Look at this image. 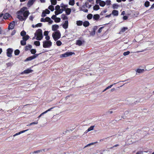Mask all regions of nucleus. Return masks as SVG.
I'll return each mask as SVG.
<instances>
[{"mask_svg": "<svg viewBox=\"0 0 154 154\" xmlns=\"http://www.w3.org/2000/svg\"><path fill=\"white\" fill-rule=\"evenodd\" d=\"M38 122H33L32 123H30V124H29V125H27V126H30L32 125L33 124H38Z\"/></svg>", "mask_w": 154, "mask_h": 154, "instance_id": "obj_49", "label": "nucleus"}, {"mask_svg": "<svg viewBox=\"0 0 154 154\" xmlns=\"http://www.w3.org/2000/svg\"><path fill=\"white\" fill-rule=\"evenodd\" d=\"M48 31H45L44 32V35L45 36L48 35Z\"/></svg>", "mask_w": 154, "mask_h": 154, "instance_id": "obj_56", "label": "nucleus"}, {"mask_svg": "<svg viewBox=\"0 0 154 154\" xmlns=\"http://www.w3.org/2000/svg\"><path fill=\"white\" fill-rule=\"evenodd\" d=\"M65 12L66 14L67 15H69L71 12V9L70 8H67L65 10Z\"/></svg>", "mask_w": 154, "mask_h": 154, "instance_id": "obj_18", "label": "nucleus"}, {"mask_svg": "<svg viewBox=\"0 0 154 154\" xmlns=\"http://www.w3.org/2000/svg\"><path fill=\"white\" fill-rule=\"evenodd\" d=\"M35 35L36 36V39L37 40H41L43 38L42 30L40 29L37 30L35 33Z\"/></svg>", "mask_w": 154, "mask_h": 154, "instance_id": "obj_2", "label": "nucleus"}, {"mask_svg": "<svg viewBox=\"0 0 154 154\" xmlns=\"http://www.w3.org/2000/svg\"><path fill=\"white\" fill-rule=\"evenodd\" d=\"M74 4H75L74 0H70L69 2V4L70 5L73 6L74 5Z\"/></svg>", "mask_w": 154, "mask_h": 154, "instance_id": "obj_29", "label": "nucleus"}, {"mask_svg": "<svg viewBox=\"0 0 154 154\" xmlns=\"http://www.w3.org/2000/svg\"><path fill=\"white\" fill-rule=\"evenodd\" d=\"M98 27L97 26H94L93 28V31L96 32V31Z\"/></svg>", "mask_w": 154, "mask_h": 154, "instance_id": "obj_59", "label": "nucleus"}, {"mask_svg": "<svg viewBox=\"0 0 154 154\" xmlns=\"http://www.w3.org/2000/svg\"><path fill=\"white\" fill-rule=\"evenodd\" d=\"M8 67L11 66L13 65V63L12 62H9L6 64Z\"/></svg>", "mask_w": 154, "mask_h": 154, "instance_id": "obj_45", "label": "nucleus"}, {"mask_svg": "<svg viewBox=\"0 0 154 154\" xmlns=\"http://www.w3.org/2000/svg\"><path fill=\"white\" fill-rule=\"evenodd\" d=\"M95 143H90L89 144H88V145H87L85 147H85H86L88 146H89L91 145H93Z\"/></svg>", "mask_w": 154, "mask_h": 154, "instance_id": "obj_53", "label": "nucleus"}, {"mask_svg": "<svg viewBox=\"0 0 154 154\" xmlns=\"http://www.w3.org/2000/svg\"><path fill=\"white\" fill-rule=\"evenodd\" d=\"M46 19H47V22H48L50 24H52L53 22V21L49 17H46Z\"/></svg>", "mask_w": 154, "mask_h": 154, "instance_id": "obj_24", "label": "nucleus"}, {"mask_svg": "<svg viewBox=\"0 0 154 154\" xmlns=\"http://www.w3.org/2000/svg\"><path fill=\"white\" fill-rule=\"evenodd\" d=\"M96 3L97 4H99V5L102 7H104L106 5L105 2L101 0H96Z\"/></svg>", "mask_w": 154, "mask_h": 154, "instance_id": "obj_5", "label": "nucleus"}, {"mask_svg": "<svg viewBox=\"0 0 154 154\" xmlns=\"http://www.w3.org/2000/svg\"><path fill=\"white\" fill-rule=\"evenodd\" d=\"M42 24L41 23H38L35 25L36 27H40L42 26Z\"/></svg>", "mask_w": 154, "mask_h": 154, "instance_id": "obj_57", "label": "nucleus"}, {"mask_svg": "<svg viewBox=\"0 0 154 154\" xmlns=\"http://www.w3.org/2000/svg\"><path fill=\"white\" fill-rule=\"evenodd\" d=\"M32 47V46L31 45H28L25 46V50L26 51L29 50Z\"/></svg>", "mask_w": 154, "mask_h": 154, "instance_id": "obj_21", "label": "nucleus"}, {"mask_svg": "<svg viewBox=\"0 0 154 154\" xmlns=\"http://www.w3.org/2000/svg\"><path fill=\"white\" fill-rule=\"evenodd\" d=\"M81 10L85 13H87L88 12V10L87 9L81 8Z\"/></svg>", "mask_w": 154, "mask_h": 154, "instance_id": "obj_54", "label": "nucleus"}, {"mask_svg": "<svg viewBox=\"0 0 154 154\" xmlns=\"http://www.w3.org/2000/svg\"><path fill=\"white\" fill-rule=\"evenodd\" d=\"M48 9L51 10V11H53L54 10V7L52 5H51L49 6L48 8Z\"/></svg>", "mask_w": 154, "mask_h": 154, "instance_id": "obj_32", "label": "nucleus"}, {"mask_svg": "<svg viewBox=\"0 0 154 154\" xmlns=\"http://www.w3.org/2000/svg\"><path fill=\"white\" fill-rule=\"evenodd\" d=\"M29 36L28 35H26L23 37V40L26 41L29 39Z\"/></svg>", "mask_w": 154, "mask_h": 154, "instance_id": "obj_25", "label": "nucleus"}, {"mask_svg": "<svg viewBox=\"0 0 154 154\" xmlns=\"http://www.w3.org/2000/svg\"><path fill=\"white\" fill-rule=\"evenodd\" d=\"M103 28V27H102L100 28L98 30V32L99 33H100L102 31V29Z\"/></svg>", "mask_w": 154, "mask_h": 154, "instance_id": "obj_55", "label": "nucleus"}, {"mask_svg": "<svg viewBox=\"0 0 154 154\" xmlns=\"http://www.w3.org/2000/svg\"><path fill=\"white\" fill-rule=\"evenodd\" d=\"M63 9H60L58 11L59 13L61 14L63 12Z\"/></svg>", "mask_w": 154, "mask_h": 154, "instance_id": "obj_63", "label": "nucleus"}, {"mask_svg": "<svg viewBox=\"0 0 154 154\" xmlns=\"http://www.w3.org/2000/svg\"><path fill=\"white\" fill-rule=\"evenodd\" d=\"M106 4L107 5H109L111 4V1L110 0H107L106 1Z\"/></svg>", "mask_w": 154, "mask_h": 154, "instance_id": "obj_46", "label": "nucleus"}, {"mask_svg": "<svg viewBox=\"0 0 154 154\" xmlns=\"http://www.w3.org/2000/svg\"><path fill=\"white\" fill-rule=\"evenodd\" d=\"M38 55V54H35L34 55L31 56L30 57H27L26 60H24L25 61H28L31 60L35 58Z\"/></svg>", "mask_w": 154, "mask_h": 154, "instance_id": "obj_6", "label": "nucleus"}, {"mask_svg": "<svg viewBox=\"0 0 154 154\" xmlns=\"http://www.w3.org/2000/svg\"><path fill=\"white\" fill-rule=\"evenodd\" d=\"M94 127V126H91L88 129V130L87 131H86V132L87 133L88 132L90 131L93 130Z\"/></svg>", "mask_w": 154, "mask_h": 154, "instance_id": "obj_27", "label": "nucleus"}, {"mask_svg": "<svg viewBox=\"0 0 154 154\" xmlns=\"http://www.w3.org/2000/svg\"><path fill=\"white\" fill-rule=\"evenodd\" d=\"M59 28V26L57 25H54L52 26V30L54 31L56 30Z\"/></svg>", "mask_w": 154, "mask_h": 154, "instance_id": "obj_12", "label": "nucleus"}, {"mask_svg": "<svg viewBox=\"0 0 154 154\" xmlns=\"http://www.w3.org/2000/svg\"><path fill=\"white\" fill-rule=\"evenodd\" d=\"M143 152L142 151H139L137 152L136 154H143Z\"/></svg>", "mask_w": 154, "mask_h": 154, "instance_id": "obj_64", "label": "nucleus"}, {"mask_svg": "<svg viewBox=\"0 0 154 154\" xmlns=\"http://www.w3.org/2000/svg\"><path fill=\"white\" fill-rule=\"evenodd\" d=\"M82 23V22L81 21H77L76 22V24L78 26H81Z\"/></svg>", "mask_w": 154, "mask_h": 154, "instance_id": "obj_35", "label": "nucleus"}, {"mask_svg": "<svg viewBox=\"0 0 154 154\" xmlns=\"http://www.w3.org/2000/svg\"><path fill=\"white\" fill-rule=\"evenodd\" d=\"M28 130H23V131H20V132L17 133H16V134H14L13 135V136L14 137H15L16 136H17V135H19L20 134H22V133H24V132H25L26 131H27Z\"/></svg>", "mask_w": 154, "mask_h": 154, "instance_id": "obj_17", "label": "nucleus"}, {"mask_svg": "<svg viewBox=\"0 0 154 154\" xmlns=\"http://www.w3.org/2000/svg\"><path fill=\"white\" fill-rule=\"evenodd\" d=\"M32 72V70L29 69H27L25 70L22 73V74L23 73L27 74L31 73Z\"/></svg>", "mask_w": 154, "mask_h": 154, "instance_id": "obj_11", "label": "nucleus"}, {"mask_svg": "<svg viewBox=\"0 0 154 154\" xmlns=\"http://www.w3.org/2000/svg\"><path fill=\"white\" fill-rule=\"evenodd\" d=\"M60 6L59 5H57L55 7V10L56 11H58L60 9Z\"/></svg>", "mask_w": 154, "mask_h": 154, "instance_id": "obj_50", "label": "nucleus"}, {"mask_svg": "<svg viewBox=\"0 0 154 154\" xmlns=\"http://www.w3.org/2000/svg\"><path fill=\"white\" fill-rule=\"evenodd\" d=\"M130 51H127L126 52H124L123 53V54L124 56H125L128 55L130 54Z\"/></svg>", "mask_w": 154, "mask_h": 154, "instance_id": "obj_48", "label": "nucleus"}, {"mask_svg": "<svg viewBox=\"0 0 154 154\" xmlns=\"http://www.w3.org/2000/svg\"><path fill=\"white\" fill-rule=\"evenodd\" d=\"M119 7V5L116 4H113L112 5V8L114 9H117Z\"/></svg>", "mask_w": 154, "mask_h": 154, "instance_id": "obj_36", "label": "nucleus"}, {"mask_svg": "<svg viewBox=\"0 0 154 154\" xmlns=\"http://www.w3.org/2000/svg\"><path fill=\"white\" fill-rule=\"evenodd\" d=\"M46 13H45V12L43 11L42 15V16L43 17H45L46 16Z\"/></svg>", "mask_w": 154, "mask_h": 154, "instance_id": "obj_60", "label": "nucleus"}, {"mask_svg": "<svg viewBox=\"0 0 154 154\" xmlns=\"http://www.w3.org/2000/svg\"><path fill=\"white\" fill-rule=\"evenodd\" d=\"M112 14L114 16H117L119 14V12L117 10H114L112 11Z\"/></svg>", "mask_w": 154, "mask_h": 154, "instance_id": "obj_13", "label": "nucleus"}, {"mask_svg": "<svg viewBox=\"0 0 154 154\" xmlns=\"http://www.w3.org/2000/svg\"><path fill=\"white\" fill-rule=\"evenodd\" d=\"M84 42V41H82L80 40H78L76 41V44L79 46L81 45Z\"/></svg>", "mask_w": 154, "mask_h": 154, "instance_id": "obj_14", "label": "nucleus"}, {"mask_svg": "<svg viewBox=\"0 0 154 154\" xmlns=\"http://www.w3.org/2000/svg\"><path fill=\"white\" fill-rule=\"evenodd\" d=\"M45 38L47 40V41H49V40L50 39V37L49 36H48V35L46 36Z\"/></svg>", "mask_w": 154, "mask_h": 154, "instance_id": "obj_62", "label": "nucleus"}, {"mask_svg": "<svg viewBox=\"0 0 154 154\" xmlns=\"http://www.w3.org/2000/svg\"><path fill=\"white\" fill-rule=\"evenodd\" d=\"M10 15L8 13H6L5 14L3 18L5 19H8L10 17Z\"/></svg>", "mask_w": 154, "mask_h": 154, "instance_id": "obj_16", "label": "nucleus"}, {"mask_svg": "<svg viewBox=\"0 0 154 154\" xmlns=\"http://www.w3.org/2000/svg\"><path fill=\"white\" fill-rule=\"evenodd\" d=\"M149 2L148 1L144 3V5L146 7H148L149 6Z\"/></svg>", "mask_w": 154, "mask_h": 154, "instance_id": "obj_43", "label": "nucleus"}, {"mask_svg": "<svg viewBox=\"0 0 154 154\" xmlns=\"http://www.w3.org/2000/svg\"><path fill=\"white\" fill-rule=\"evenodd\" d=\"M13 50L12 49L8 48L7 50V55L9 57H12L11 54L13 52Z\"/></svg>", "mask_w": 154, "mask_h": 154, "instance_id": "obj_7", "label": "nucleus"}, {"mask_svg": "<svg viewBox=\"0 0 154 154\" xmlns=\"http://www.w3.org/2000/svg\"><path fill=\"white\" fill-rule=\"evenodd\" d=\"M89 25V23L88 21H85L83 23V25L85 27H87Z\"/></svg>", "mask_w": 154, "mask_h": 154, "instance_id": "obj_22", "label": "nucleus"}, {"mask_svg": "<svg viewBox=\"0 0 154 154\" xmlns=\"http://www.w3.org/2000/svg\"><path fill=\"white\" fill-rule=\"evenodd\" d=\"M52 36L54 40L56 41L60 38L61 34L59 31H57L52 34Z\"/></svg>", "mask_w": 154, "mask_h": 154, "instance_id": "obj_3", "label": "nucleus"}, {"mask_svg": "<svg viewBox=\"0 0 154 154\" xmlns=\"http://www.w3.org/2000/svg\"><path fill=\"white\" fill-rule=\"evenodd\" d=\"M100 18L99 15L98 14H95L93 16V18L94 20H98Z\"/></svg>", "mask_w": 154, "mask_h": 154, "instance_id": "obj_19", "label": "nucleus"}, {"mask_svg": "<svg viewBox=\"0 0 154 154\" xmlns=\"http://www.w3.org/2000/svg\"><path fill=\"white\" fill-rule=\"evenodd\" d=\"M54 108V107L50 108V109H48V110H46V111L44 112V113H45V114L46 113L48 112L51 111L52 109Z\"/></svg>", "mask_w": 154, "mask_h": 154, "instance_id": "obj_52", "label": "nucleus"}, {"mask_svg": "<svg viewBox=\"0 0 154 154\" xmlns=\"http://www.w3.org/2000/svg\"><path fill=\"white\" fill-rule=\"evenodd\" d=\"M31 52L32 54H35L36 52V51L35 49H32L31 50Z\"/></svg>", "mask_w": 154, "mask_h": 154, "instance_id": "obj_47", "label": "nucleus"}, {"mask_svg": "<svg viewBox=\"0 0 154 154\" xmlns=\"http://www.w3.org/2000/svg\"><path fill=\"white\" fill-rule=\"evenodd\" d=\"M15 22L14 21H13L11 22L9 24L8 26V29H13L14 26Z\"/></svg>", "mask_w": 154, "mask_h": 154, "instance_id": "obj_8", "label": "nucleus"}, {"mask_svg": "<svg viewBox=\"0 0 154 154\" xmlns=\"http://www.w3.org/2000/svg\"><path fill=\"white\" fill-rule=\"evenodd\" d=\"M100 8V7L99 5H96L93 7V9L94 10H97Z\"/></svg>", "mask_w": 154, "mask_h": 154, "instance_id": "obj_28", "label": "nucleus"}, {"mask_svg": "<svg viewBox=\"0 0 154 154\" xmlns=\"http://www.w3.org/2000/svg\"><path fill=\"white\" fill-rule=\"evenodd\" d=\"M20 44L22 45H25L26 44V41L23 40L21 41Z\"/></svg>", "mask_w": 154, "mask_h": 154, "instance_id": "obj_33", "label": "nucleus"}, {"mask_svg": "<svg viewBox=\"0 0 154 154\" xmlns=\"http://www.w3.org/2000/svg\"><path fill=\"white\" fill-rule=\"evenodd\" d=\"M26 32L24 31H22L21 32H20V35L22 36L23 37L24 36L26 35Z\"/></svg>", "mask_w": 154, "mask_h": 154, "instance_id": "obj_39", "label": "nucleus"}, {"mask_svg": "<svg viewBox=\"0 0 154 154\" xmlns=\"http://www.w3.org/2000/svg\"><path fill=\"white\" fill-rule=\"evenodd\" d=\"M35 0H29L28 3V6L30 7L33 3Z\"/></svg>", "mask_w": 154, "mask_h": 154, "instance_id": "obj_15", "label": "nucleus"}, {"mask_svg": "<svg viewBox=\"0 0 154 154\" xmlns=\"http://www.w3.org/2000/svg\"><path fill=\"white\" fill-rule=\"evenodd\" d=\"M93 17V15L91 14H89L88 15L87 18L88 19H91Z\"/></svg>", "mask_w": 154, "mask_h": 154, "instance_id": "obj_37", "label": "nucleus"}, {"mask_svg": "<svg viewBox=\"0 0 154 154\" xmlns=\"http://www.w3.org/2000/svg\"><path fill=\"white\" fill-rule=\"evenodd\" d=\"M46 14H49L50 13V11L47 9L45 10V11H44Z\"/></svg>", "mask_w": 154, "mask_h": 154, "instance_id": "obj_58", "label": "nucleus"}, {"mask_svg": "<svg viewBox=\"0 0 154 154\" xmlns=\"http://www.w3.org/2000/svg\"><path fill=\"white\" fill-rule=\"evenodd\" d=\"M95 34V32L94 31H93L92 32H91L90 33V34L92 35H94Z\"/></svg>", "mask_w": 154, "mask_h": 154, "instance_id": "obj_61", "label": "nucleus"}, {"mask_svg": "<svg viewBox=\"0 0 154 154\" xmlns=\"http://www.w3.org/2000/svg\"><path fill=\"white\" fill-rule=\"evenodd\" d=\"M50 1L51 4L53 5H55L57 4V0H51Z\"/></svg>", "mask_w": 154, "mask_h": 154, "instance_id": "obj_31", "label": "nucleus"}, {"mask_svg": "<svg viewBox=\"0 0 154 154\" xmlns=\"http://www.w3.org/2000/svg\"><path fill=\"white\" fill-rule=\"evenodd\" d=\"M116 84V83H114V84H112L111 85H109V86H108V87H107V88H106L103 91V92H104L105 91H106V90H107V89H109L110 88H111V87L113 85H115V84Z\"/></svg>", "mask_w": 154, "mask_h": 154, "instance_id": "obj_38", "label": "nucleus"}, {"mask_svg": "<svg viewBox=\"0 0 154 154\" xmlns=\"http://www.w3.org/2000/svg\"><path fill=\"white\" fill-rule=\"evenodd\" d=\"M128 29V28L127 27H123L121 29L120 33H121V32H125L126 30H127Z\"/></svg>", "mask_w": 154, "mask_h": 154, "instance_id": "obj_23", "label": "nucleus"}, {"mask_svg": "<svg viewBox=\"0 0 154 154\" xmlns=\"http://www.w3.org/2000/svg\"><path fill=\"white\" fill-rule=\"evenodd\" d=\"M68 22L67 20L65 21L63 25V27L64 29H66L68 28Z\"/></svg>", "mask_w": 154, "mask_h": 154, "instance_id": "obj_9", "label": "nucleus"}, {"mask_svg": "<svg viewBox=\"0 0 154 154\" xmlns=\"http://www.w3.org/2000/svg\"><path fill=\"white\" fill-rule=\"evenodd\" d=\"M72 52H66L63 54L62 56L63 57H66L72 55Z\"/></svg>", "mask_w": 154, "mask_h": 154, "instance_id": "obj_10", "label": "nucleus"}, {"mask_svg": "<svg viewBox=\"0 0 154 154\" xmlns=\"http://www.w3.org/2000/svg\"><path fill=\"white\" fill-rule=\"evenodd\" d=\"M144 71V69H137L136 70V71L137 72L140 73L143 72Z\"/></svg>", "mask_w": 154, "mask_h": 154, "instance_id": "obj_26", "label": "nucleus"}, {"mask_svg": "<svg viewBox=\"0 0 154 154\" xmlns=\"http://www.w3.org/2000/svg\"><path fill=\"white\" fill-rule=\"evenodd\" d=\"M85 5L86 7L89 8H90L91 6V5H89L88 2H86L85 4Z\"/></svg>", "mask_w": 154, "mask_h": 154, "instance_id": "obj_34", "label": "nucleus"}, {"mask_svg": "<svg viewBox=\"0 0 154 154\" xmlns=\"http://www.w3.org/2000/svg\"><path fill=\"white\" fill-rule=\"evenodd\" d=\"M34 44L37 46H39L40 45V42L38 41H35L34 42Z\"/></svg>", "mask_w": 154, "mask_h": 154, "instance_id": "obj_41", "label": "nucleus"}, {"mask_svg": "<svg viewBox=\"0 0 154 154\" xmlns=\"http://www.w3.org/2000/svg\"><path fill=\"white\" fill-rule=\"evenodd\" d=\"M62 44V42L58 40L56 42V44L58 46H60Z\"/></svg>", "mask_w": 154, "mask_h": 154, "instance_id": "obj_44", "label": "nucleus"}, {"mask_svg": "<svg viewBox=\"0 0 154 154\" xmlns=\"http://www.w3.org/2000/svg\"><path fill=\"white\" fill-rule=\"evenodd\" d=\"M52 43L51 41H44L43 42V46L44 48H49L52 45Z\"/></svg>", "mask_w": 154, "mask_h": 154, "instance_id": "obj_4", "label": "nucleus"}, {"mask_svg": "<svg viewBox=\"0 0 154 154\" xmlns=\"http://www.w3.org/2000/svg\"><path fill=\"white\" fill-rule=\"evenodd\" d=\"M43 151H44L45 150L44 149H41V150H38L37 151H34L33 152V153L38 154V153H40V152H42Z\"/></svg>", "mask_w": 154, "mask_h": 154, "instance_id": "obj_30", "label": "nucleus"}, {"mask_svg": "<svg viewBox=\"0 0 154 154\" xmlns=\"http://www.w3.org/2000/svg\"><path fill=\"white\" fill-rule=\"evenodd\" d=\"M55 22L56 23H59L60 22V19L59 17H56L55 20Z\"/></svg>", "mask_w": 154, "mask_h": 154, "instance_id": "obj_42", "label": "nucleus"}, {"mask_svg": "<svg viewBox=\"0 0 154 154\" xmlns=\"http://www.w3.org/2000/svg\"><path fill=\"white\" fill-rule=\"evenodd\" d=\"M27 8L23 7L17 12V18L20 21L25 20L28 17L29 12L28 11H26Z\"/></svg>", "mask_w": 154, "mask_h": 154, "instance_id": "obj_1", "label": "nucleus"}, {"mask_svg": "<svg viewBox=\"0 0 154 154\" xmlns=\"http://www.w3.org/2000/svg\"><path fill=\"white\" fill-rule=\"evenodd\" d=\"M61 18L64 20H67L68 19V17L64 14H63L61 15Z\"/></svg>", "mask_w": 154, "mask_h": 154, "instance_id": "obj_20", "label": "nucleus"}, {"mask_svg": "<svg viewBox=\"0 0 154 154\" xmlns=\"http://www.w3.org/2000/svg\"><path fill=\"white\" fill-rule=\"evenodd\" d=\"M20 51L19 50L17 49L15 51L14 54L16 55H18L20 53Z\"/></svg>", "mask_w": 154, "mask_h": 154, "instance_id": "obj_40", "label": "nucleus"}, {"mask_svg": "<svg viewBox=\"0 0 154 154\" xmlns=\"http://www.w3.org/2000/svg\"><path fill=\"white\" fill-rule=\"evenodd\" d=\"M41 21L42 22H45L47 21V19H46V18L45 19L42 18L41 19Z\"/></svg>", "mask_w": 154, "mask_h": 154, "instance_id": "obj_51", "label": "nucleus"}]
</instances>
